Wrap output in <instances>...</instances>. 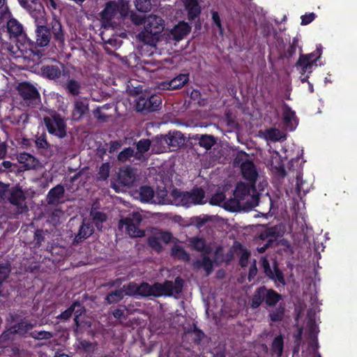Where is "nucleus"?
I'll return each mask as SVG.
<instances>
[{"mask_svg": "<svg viewBox=\"0 0 357 357\" xmlns=\"http://www.w3.org/2000/svg\"><path fill=\"white\" fill-rule=\"evenodd\" d=\"M183 287V280L180 277H176L174 282L166 280L162 283L155 282L153 284H150L147 282H142L141 283V297H170L174 294H179L182 291Z\"/></svg>", "mask_w": 357, "mask_h": 357, "instance_id": "nucleus-1", "label": "nucleus"}, {"mask_svg": "<svg viewBox=\"0 0 357 357\" xmlns=\"http://www.w3.org/2000/svg\"><path fill=\"white\" fill-rule=\"evenodd\" d=\"M170 196L176 204L189 207L191 205H202L206 203V193L200 187H194L190 191H181L177 188L172 190Z\"/></svg>", "mask_w": 357, "mask_h": 357, "instance_id": "nucleus-2", "label": "nucleus"}, {"mask_svg": "<svg viewBox=\"0 0 357 357\" xmlns=\"http://www.w3.org/2000/svg\"><path fill=\"white\" fill-rule=\"evenodd\" d=\"M164 20L157 15H150L144 22V29L138 33V38L146 44H153L155 38L162 31Z\"/></svg>", "mask_w": 357, "mask_h": 357, "instance_id": "nucleus-3", "label": "nucleus"}, {"mask_svg": "<svg viewBox=\"0 0 357 357\" xmlns=\"http://www.w3.org/2000/svg\"><path fill=\"white\" fill-rule=\"evenodd\" d=\"M35 38L36 41L25 37V41L22 44L26 50H30L34 55L39 56L40 52L37 49L38 47H43L47 46L52 38L50 29L45 24H40L36 26Z\"/></svg>", "mask_w": 357, "mask_h": 357, "instance_id": "nucleus-4", "label": "nucleus"}, {"mask_svg": "<svg viewBox=\"0 0 357 357\" xmlns=\"http://www.w3.org/2000/svg\"><path fill=\"white\" fill-rule=\"evenodd\" d=\"M281 298V294L274 289L261 286L256 289L251 299L250 306L252 309H257L264 302L266 305L273 307Z\"/></svg>", "mask_w": 357, "mask_h": 357, "instance_id": "nucleus-5", "label": "nucleus"}, {"mask_svg": "<svg viewBox=\"0 0 357 357\" xmlns=\"http://www.w3.org/2000/svg\"><path fill=\"white\" fill-rule=\"evenodd\" d=\"M128 14V4L122 0H118L107 1L100 13V16L105 22L110 24L113 19H124Z\"/></svg>", "mask_w": 357, "mask_h": 357, "instance_id": "nucleus-6", "label": "nucleus"}, {"mask_svg": "<svg viewBox=\"0 0 357 357\" xmlns=\"http://www.w3.org/2000/svg\"><path fill=\"white\" fill-rule=\"evenodd\" d=\"M43 123L50 135L59 139L66 136V123L60 114L54 112L50 116H44Z\"/></svg>", "mask_w": 357, "mask_h": 357, "instance_id": "nucleus-7", "label": "nucleus"}, {"mask_svg": "<svg viewBox=\"0 0 357 357\" xmlns=\"http://www.w3.org/2000/svg\"><path fill=\"white\" fill-rule=\"evenodd\" d=\"M162 105V98L158 94H142L136 101V110L138 112L147 114L160 109Z\"/></svg>", "mask_w": 357, "mask_h": 357, "instance_id": "nucleus-8", "label": "nucleus"}, {"mask_svg": "<svg viewBox=\"0 0 357 357\" xmlns=\"http://www.w3.org/2000/svg\"><path fill=\"white\" fill-rule=\"evenodd\" d=\"M17 90L20 96L29 106L36 105L40 100L39 91L31 83L22 82L19 84Z\"/></svg>", "mask_w": 357, "mask_h": 357, "instance_id": "nucleus-9", "label": "nucleus"}, {"mask_svg": "<svg viewBox=\"0 0 357 357\" xmlns=\"http://www.w3.org/2000/svg\"><path fill=\"white\" fill-rule=\"evenodd\" d=\"M279 236V229L278 227H270L261 231L258 238L265 243L257 247V250L259 253H264L273 243L276 238Z\"/></svg>", "mask_w": 357, "mask_h": 357, "instance_id": "nucleus-10", "label": "nucleus"}, {"mask_svg": "<svg viewBox=\"0 0 357 357\" xmlns=\"http://www.w3.org/2000/svg\"><path fill=\"white\" fill-rule=\"evenodd\" d=\"M59 85L73 96H78L80 93L81 83L74 78H70L68 70H63V79L61 81H59Z\"/></svg>", "mask_w": 357, "mask_h": 357, "instance_id": "nucleus-11", "label": "nucleus"}, {"mask_svg": "<svg viewBox=\"0 0 357 357\" xmlns=\"http://www.w3.org/2000/svg\"><path fill=\"white\" fill-rule=\"evenodd\" d=\"M47 26L50 29L52 43L55 46L63 47L65 43V36L60 20L53 17Z\"/></svg>", "mask_w": 357, "mask_h": 357, "instance_id": "nucleus-12", "label": "nucleus"}, {"mask_svg": "<svg viewBox=\"0 0 357 357\" xmlns=\"http://www.w3.org/2000/svg\"><path fill=\"white\" fill-rule=\"evenodd\" d=\"M118 178L122 185L131 187L136 179L135 169L130 166L121 168L118 174Z\"/></svg>", "mask_w": 357, "mask_h": 357, "instance_id": "nucleus-13", "label": "nucleus"}, {"mask_svg": "<svg viewBox=\"0 0 357 357\" xmlns=\"http://www.w3.org/2000/svg\"><path fill=\"white\" fill-rule=\"evenodd\" d=\"M89 112V100L86 98H76L73 104V118L79 121Z\"/></svg>", "mask_w": 357, "mask_h": 357, "instance_id": "nucleus-14", "label": "nucleus"}, {"mask_svg": "<svg viewBox=\"0 0 357 357\" xmlns=\"http://www.w3.org/2000/svg\"><path fill=\"white\" fill-rule=\"evenodd\" d=\"M42 75L51 80H54L57 84L63 79V71L57 65H45L41 68Z\"/></svg>", "mask_w": 357, "mask_h": 357, "instance_id": "nucleus-15", "label": "nucleus"}, {"mask_svg": "<svg viewBox=\"0 0 357 357\" xmlns=\"http://www.w3.org/2000/svg\"><path fill=\"white\" fill-rule=\"evenodd\" d=\"M241 171L243 177L248 182L255 184L258 178V172L255 165L251 160H246L242 162Z\"/></svg>", "mask_w": 357, "mask_h": 357, "instance_id": "nucleus-16", "label": "nucleus"}, {"mask_svg": "<svg viewBox=\"0 0 357 357\" xmlns=\"http://www.w3.org/2000/svg\"><path fill=\"white\" fill-rule=\"evenodd\" d=\"M34 20L36 26L40 24H45L46 22L45 11L42 3L35 4L33 6L25 8Z\"/></svg>", "mask_w": 357, "mask_h": 357, "instance_id": "nucleus-17", "label": "nucleus"}, {"mask_svg": "<svg viewBox=\"0 0 357 357\" xmlns=\"http://www.w3.org/2000/svg\"><path fill=\"white\" fill-rule=\"evenodd\" d=\"M255 184L248 182H238L236 184V188L234 192V196L239 200L245 199V197L250 195V192H255Z\"/></svg>", "mask_w": 357, "mask_h": 357, "instance_id": "nucleus-18", "label": "nucleus"}, {"mask_svg": "<svg viewBox=\"0 0 357 357\" xmlns=\"http://www.w3.org/2000/svg\"><path fill=\"white\" fill-rule=\"evenodd\" d=\"M6 28L10 38L22 37L24 42L25 41V37H26V36L24 33L23 26L16 19L10 18L8 20Z\"/></svg>", "mask_w": 357, "mask_h": 357, "instance_id": "nucleus-19", "label": "nucleus"}, {"mask_svg": "<svg viewBox=\"0 0 357 357\" xmlns=\"http://www.w3.org/2000/svg\"><path fill=\"white\" fill-rule=\"evenodd\" d=\"M184 137L181 132L175 131L172 134L165 135V137L158 139L157 142H165V144L170 148H178L184 143Z\"/></svg>", "mask_w": 357, "mask_h": 357, "instance_id": "nucleus-20", "label": "nucleus"}, {"mask_svg": "<svg viewBox=\"0 0 357 357\" xmlns=\"http://www.w3.org/2000/svg\"><path fill=\"white\" fill-rule=\"evenodd\" d=\"M94 232L93 225L91 222H86L84 220L80 225L79 231L76 234L73 243H79L91 236Z\"/></svg>", "mask_w": 357, "mask_h": 357, "instance_id": "nucleus-21", "label": "nucleus"}, {"mask_svg": "<svg viewBox=\"0 0 357 357\" xmlns=\"http://www.w3.org/2000/svg\"><path fill=\"white\" fill-rule=\"evenodd\" d=\"M189 81L188 73H181L170 81L162 84L163 89L176 90L182 88Z\"/></svg>", "mask_w": 357, "mask_h": 357, "instance_id": "nucleus-22", "label": "nucleus"}, {"mask_svg": "<svg viewBox=\"0 0 357 357\" xmlns=\"http://www.w3.org/2000/svg\"><path fill=\"white\" fill-rule=\"evenodd\" d=\"M184 6L189 21H194L199 17L202 9L197 0H184Z\"/></svg>", "mask_w": 357, "mask_h": 357, "instance_id": "nucleus-23", "label": "nucleus"}, {"mask_svg": "<svg viewBox=\"0 0 357 357\" xmlns=\"http://www.w3.org/2000/svg\"><path fill=\"white\" fill-rule=\"evenodd\" d=\"M17 159L20 164L23 165L26 170L34 169L39 164V161L37 158L26 152L20 153L17 155Z\"/></svg>", "mask_w": 357, "mask_h": 357, "instance_id": "nucleus-24", "label": "nucleus"}, {"mask_svg": "<svg viewBox=\"0 0 357 357\" xmlns=\"http://www.w3.org/2000/svg\"><path fill=\"white\" fill-rule=\"evenodd\" d=\"M191 31V26L185 22H181L171 30V35L174 40H182Z\"/></svg>", "mask_w": 357, "mask_h": 357, "instance_id": "nucleus-25", "label": "nucleus"}, {"mask_svg": "<svg viewBox=\"0 0 357 357\" xmlns=\"http://www.w3.org/2000/svg\"><path fill=\"white\" fill-rule=\"evenodd\" d=\"M65 189L64 187L58 184L54 188H51L47 193V200L49 204H57L60 202V199L64 196Z\"/></svg>", "mask_w": 357, "mask_h": 357, "instance_id": "nucleus-26", "label": "nucleus"}, {"mask_svg": "<svg viewBox=\"0 0 357 357\" xmlns=\"http://www.w3.org/2000/svg\"><path fill=\"white\" fill-rule=\"evenodd\" d=\"M34 325L27 319L24 318L20 322L10 326L15 335L26 337L28 332L33 328Z\"/></svg>", "mask_w": 357, "mask_h": 357, "instance_id": "nucleus-27", "label": "nucleus"}, {"mask_svg": "<svg viewBox=\"0 0 357 357\" xmlns=\"http://www.w3.org/2000/svg\"><path fill=\"white\" fill-rule=\"evenodd\" d=\"M192 250L203 252L204 255H209L211 252V248L206 244V240L203 238L192 237L189 240Z\"/></svg>", "mask_w": 357, "mask_h": 357, "instance_id": "nucleus-28", "label": "nucleus"}, {"mask_svg": "<svg viewBox=\"0 0 357 357\" xmlns=\"http://www.w3.org/2000/svg\"><path fill=\"white\" fill-rule=\"evenodd\" d=\"M192 139L198 140L199 145L204 148L206 150H210L216 143L214 136L211 135H195Z\"/></svg>", "mask_w": 357, "mask_h": 357, "instance_id": "nucleus-29", "label": "nucleus"}, {"mask_svg": "<svg viewBox=\"0 0 357 357\" xmlns=\"http://www.w3.org/2000/svg\"><path fill=\"white\" fill-rule=\"evenodd\" d=\"M282 115L284 124L291 126V130H293L295 126H293L292 122L296 123L297 118L295 112L286 103H284L282 106Z\"/></svg>", "mask_w": 357, "mask_h": 357, "instance_id": "nucleus-30", "label": "nucleus"}, {"mask_svg": "<svg viewBox=\"0 0 357 357\" xmlns=\"http://www.w3.org/2000/svg\"><path fill=\"white\" fill-rule=\"evenodd\" d=\"M119 227H125L130 236L132 238L142 237L144 235V231L139 228V225L130 222H121L119 221Z\"/></svg>", "mask_w": 357, "mask_h": 357, "instance_id": "nucleus-31", "label": "nucleus"}, {"mask_svg": "<svg viewBox=\"0 0 357 357\" xmlns=\"http://www.w3.org/2000/svg\"><path fill=\"white\" fill-rule=\"evenodd\" d=\"M122 289H124L125 296H132L135 298L141 297V284H138L135 282H130L128 284H124Z\"/></svg>", "mask_w": 357, "mask_h": 357, "instance_id": "nucleus-32", "label": "nucleus"}, {"mask_svg": "<svg viewBox=\"0 0 357 357\" xmlns=\"http://www.w3.org/2000/svg\"><path fill=\"white\" fill-rule=\"evenodd\" d=\"M171 255L178 259V260H181L183 261H189L190 259V256L188 252H187L185 249L178 245H174L171 249Z\"/></svg>", "mask_w": 357, "mask_h": 357, "instance_id": "nucleus-33", "label": "nucleus"}, {"mask_svg": "<svg viewBox=\"0 0 357 357\" xmlns=\"http://www.w3.org/2000/svg\"><path fill=\"white\" fill-rule=\"evenodd\" d=\"M124 296V289L120 288L107 294L105 300L107 304L117 303L121 301Z\"/></svg>", "mask_w": 357, "mask_h": 357, "instance_id": "nucleus-34", "label": "nucleus"}, {"mask_svg": "<svg viewBox=\"0 0 357 357\" xmlns=\"http://www.w3.org/2000/svg\"><path fill=\"white\" fill-rule=\"evenodd\" d=\"M322 52L321 45L317 46L316 50L310 54H301L299 56V63L305 61H312L317 63V61L320 58Z\"/></svg>", "mask_w": 357, "mask_h": 357, "instance_id": "nucleus-35", "label": "nucleus"}, {"mask_svg": "<svg viewBox=\"0 0 357 357\" xmlns=\"http://www.w3.org/2000/svg\"><path fill=\"white\" fill-rule=\"evenodd\" d=\"M8 200L10 204L16 206L20 205L24 200V195L20 188L13 189L10 193Z\"/></svg>", "mask_w": 357, "mask_h": 357, "instance_id": "nucleus-36", "label": "nucleus"}, {"mask_svg": "<svg viewBox=\"0 0 357 357\" xmlns=\"http://www.w3.org/2000/svg\"><path fill=\"white\" fill-rule=\"evenodd\" d=\"M139 197L142 202H149L153 198L154 190L149 185H142L139 188Z\"/></svg>", "mask_w": 357, "mask_h": 357, "instance_id": "nucleus-37", "label": "nucleus"}, {"mask_svg": "<svg viewBox=\"0 0 357 357\" xmlns=\"http://www.w3.org/2000/svg\"><path fill=\"white\" fill-rule=\"evenodd\" d=\"M270 279L274 281L275 283L278 282L283 286L286 284L284 274L282 271L279 268L278 264L275 261L273 264V278H271Z\"/></svg>", "mask_w": 357, "mask_h": 357, "instance_id": "nucleus-38", "label": "nucleus"}, {"mask_svg": "<svg viewBox=\"0 0 357 357\" xmlns=\"http://www.w3.org/2000/svg\"><path fill=\"white\" fill-rule=\"evenodd\" d=\"M317 66V63L309 61L307 60L299 63V59L296 63V66L298 68H300L301 73L302 75H304L305 73L310 74L312 72L313 68Z\"/></svg>", "mask_w": 357, "mask_h": 357, "instance_id": "nucleus-39", "label": "nucleus"}, {"mask_svg": "<svg viewBox=\"0 0 357 357\" xmlns=\"http://www.w3.org/2000/svg\"><path fill=\"white\" fill-rule=\"evenodd\" d=\"M14 335L15 334L13 333L11 327L4 331L0 335V347H6L7 345H8L10 342L13 340Z\"/></svg>", "mask_w": 357, "mask_h": 357, "instance_id": "nucleus-40", "label": "nucleus"}, {"mask_svg": "<svg viewBox=\"0 0 357 357\" xmlns=\"http://www.w3.org/2000/svg\"><path fill=\"white\" fill-rule=\"evenodd\" d=\"M285 308L281 304L273 311H272L268 317L273 322L281 321L284 319Z\"/></svg>", "mask_w": 357, "mask_h": 357, "instance_id": "nucleus-41", "label": "nucleus"}, {"mask_svg": "<svg viewBox=\"0 0 357 357\" xmlns=\"http://www.w3.org/2000/svg\"><path fill=\"white\" fill-rule=\"evenodd\" d=\"M271 347L273 351L277 353L278 356L282 354L284 348V339L281 335L276 336L273 339Z\"/></svg>", "mask_w": 357, "mask_h": 357, "instance_id": "nucleus-42", "label": "nucleus"}, {"mask_svg": "<svg viewBox=\"0 0 357 357\" xmlns=\"http://www.w3.org/2000/svg\"><path fill=\"white\" fill-rule=\"evenodd\" d=\"M265 138L272 142H278L282 138L280 131L277 128H269L265 130Z\"/></svg>", "mask_w": 357, "mask_h": 357, "instance_id": "nucleus-43", "label": "nucleus"}, {"mask_svg": "<svg viewBox=\"0 0 357 357\" xmlns=\"http://www.w3.org/2000/svg\"><path fill=\"white\" fill-rule=\"evenodd\" d=\"M135 6L136 9L142 13H148L152 8L151 0H135Z\"/></svg>", "mask_w": 357, "mask_h": 357, "instance_id": "nucleus-44", "label": "nucleus"}, {"mask_svg": "<svg viewBox=\"0 0 357 357\" xmlns=\"http://www.w3.org/2000/svg\"><path fill=\"white\" fill-rule=\"evenodd\" d=\"M226 196L224 192L218 191L213 195L209 200V204L213 206H222Z\"/></svg>", "mask_w": 357, "mask_h": 357, "instance_id": "nucleus-45", "label": "nucleus"}, {"mask_svg": "<svg viewBox=\"0 0 357 357\" xmlns=\"http://www.w3.org/2000/svg\"><path fill=\"white\" fill-rule=\"evenodd\" d=\"M207 255H204L202 259L197 261V263L206 271L207 274H210L213 271V262Z\"/></svg>", "mask_w": 357, "mask_h": 357, "instance_id": "nucleus-46", "label": "nucleus"}, {"mask_svg": "<svg viewBox=\"0 0 357 357\" xmlns=\"http://www.w3.org/2000/svg\"><path fill=\"white\" fill-rule=\"evenodd\" d=\"M76 307H80V303L79 301H75L73 304L67 308L66 310L62 312L59 316L58 318L63 320H68L73 314L75 311V308Z\"/></svg>", "mask_w": 357, "mask_h": 357, "instance_id": "nucleus-47", "label": "nucleus"}, {"mask_svg": "<svg viewBox=\"0 0 357 357\" xmlns=\"http://www.w3.org/2000/svg\"><path fill=\"white\" fill-rule=\"evenodd\" d=\"M134 155V149L131 147L125 148L118 155L117 159L121 162H125Z\"/></svg>", "mask_w": 357, "mask_h": 357, "instance_id": "nucleus-48", "label": "nucleus"}, {"mask_svg": "<svg viewBox=\"0 0 357 357\" xmlns=\"http://www.w3.org/2000/svg\"><path fill=\"white\" fill-rule=\"evenodd\" d=\"M239 199L234 197V199H229L225 200L222 204V207L228 211L234 212L237 210L239 205Z\"/></svg>", "mask_w": 357, "mask_h": 357, "instance_id": "nucleus-49", "label": "nucleus"}, {"mask_svg": "<svg viewBox=\"0 0 357 357\" xmlns=\"http://www.w3.org/2000/svg\"><path fill=\"white\" fill-rule=\"evenodd\" d=\"M110 165L109 162H104L101 165L98 172V179L105 181L109 175Z\"/></svg>", "mask_w": 357, "mask_h": 357, "instance_id": "nucleus-50", "label": "nucleus"}, {"mask_svg": "<svg viewBox=\"0 0 357 357\" xmlns=\"http://www.w3.org/2000/svg\"><path fill=\"white\" fill-rule=\"evenodd\" d=\"M35 144L38 149H48L50 147V144L47 142L45 132L36 136Z\"/></svg>", "mask_w": 357, "mask_h": 357, "instance_id": "nucleus-51", "label": "nucleus"}, {"mask_svg": "<svg viewBox=\"0 0 357 357\" xmlns=\"http://www.w3.org/2000/svg\"><path fill=\"white\" fill-rule=\"evenodd\" d=\"M188 333H193V342L197 344H199L205 336L204 332L198 328L195 324L193 325L192 328L188 331Z\"/></svg>", "mask_w": 357, "mask_h": 357, "instance_id": "nucleus-52", "label": "nucleus"}, {"mask_svg": "<svg viewBox=\"0 0 357 357\" xmlns=\"http://www.w3.org/2000/svg\"><path fill=\"white\" fill-rule=\"evenodd\" d=\"M148 245L154 250L160 252L162 246L158 236H151L147 239Z\"/></svg>", "mask_w": 357, "mask_h": 357, "instance_id": "nucleus-53", "label": "nucleus"}, {"mask_svg": "<svg viewBox=\"0 0 357 357\" xmlns=\"http://www.w3.org/2000/svg\"><path fill=\"white\" fill-rule=\"evenodd\" d=\"M151 146V142L149 139H141L136 144L137 150L139 152H142L144 153L150 149Z\"/></svg>", "mask_w": 357, "mask_h": 357, "instance_id": "nucleus-54", "label": "nucleus"}, {"mask_svg": "<svg viewBox=\"0 0 357 357\" xmlns=\"http://www.w3.org/2000/svg\"><path fill=\"white\" fill-rule=\"evenodd\" d=\"M29 336L36 340H49L52 337V334L50 332L45 331H35L31 332Z\"/></svg>", "mask_w": 357, "mask_h": 357, "instance_id": "nucleus-55", "label": "nucleus"}, {"mask_svg": "<svg viewBox=\"0 0 357 357\" xmlns=\"http://www.w3.org/2000/svg\"><path fill=\"white\" fill-rule=\"evenodd\" d=\"M212 20L213 24L218 29L219 34L222 36L224 33V28L222 24L221 19L218 12L213 11L212 12Z\"/></svg>", "mask_w": 357, "mask_h": 357, "instance_id": "nucleus-56", "label": "nucleus"}, {"mask_svg": "<svg viewBox=\"0 0 357 357\" xmlns=\"http://www.w3.org/2000/svg\"><path fill=\"white\" fill-rule=\"evenodd\" d=\"M162 137H165V136L161 135L160 137H156L153 140V144H152L153 151H154L157 153H159V152H163L164 150L166 149L165 145H167V144H165V142H157L158 139L159 140Z\"/></svg>", "mask_w": 357, "mask_h": 357, "instance_id": "nucleus-57", "label": "nucleus"}, {"mask_svg": "<svg viewBox=\"0 0 357 357\" xmlns=\"http://www.w3.org/2000/svg\"><path fill=\"white\" fill-rule=\"evenodd\" d=\"M142 221V218L139 213H133L130 217L121 219V222H130L139 226Z\"/></svg>", "mask_w": 357, "mask_h": 357, "instance_id": "nucleus-58", "label": "nucleus"}, {"mask_svg": "<svg viewBox=\"0 0 357 357\" xmlns=\"http://www.w3.org/2000/svg\"><path fill=\"white\" fill-rule=\"evenodd\" d=\"M298 43V40L296 38H294L286 52V56L287 58H291L295 54Z\"/></svg>", "mask_w": 357, "mask_h": 357, "instance_id": "nucleus-59", "label": "nucleus"}, {"mask_svg": "<svg viewBox=\"0 0 357 357\" xmlns=\"http://www.w3.org/2000/svg\"><path fill=\"white\" fill-rule=\"evenodd\" d=\"M261 266L265 275L270 279L273 278V270L271 269L268 260L266 258H262Z\"/></svg>", "mask_w": 357, "mask_h": 357, "instance_id": "nucleus-60", "label": "nucleus"}, {"mask_svg": "<svg viewBox=\"0 0 357 357\" xmlns=\"http://www.w3.org/2000/svg\"><path fill=\"white\" fill-rule=\"evenodd\" d=\"M158 237L165 244L169 243L174 238L171 232L162 230L158 233Z\"/></svg>", "mask_w": 357, "mask_h": 357, "instance_id": "nucleus-61", "label": "nucleus"}, {"mask_svg": "<svg viewBox=\"0 0 357 357\" xmlns=\"http://www.w3.org/2000/svg\"><path fill=\"white\" fill-rule=\"evenodd\" d=\"M10 13L6 0H0V19L10 16Z\"/></svg>", "mask_w": 357, "mask_h": 357, "instance_id": "nucleus-62", "label": "nucleus"}, {"mask_svg": "<svg viewBox=\"0 0 357 357\" xmlns=\"http://www.w3.org/2000/svg\"><path fill=\"white\" fill-rule=\"evenodd\" d=\"M44 241L43 231L42 229H37L34 234L35 247L39 248Z\"/></svg>", "mask_w": 357, "mask_h": 357, "instance_id": "nucleus-63", "label": "nucleus"}, {"mask_svg": "<svg viewBox=\"0 0 357 357\" xmlns=\"http://www.w3.org/2000/svg\"><path fill=\"white\" fill-rule=\"evenodd\" d=\"M10 271V270L7 266L0 264V284H2L7 279Z\"/></svg>", "mask_w": 357, "mask_h": 357, "instance_id": "nucleus-64", "label": "nucleus"}]
</instances>
